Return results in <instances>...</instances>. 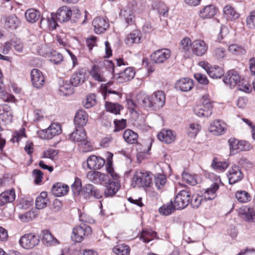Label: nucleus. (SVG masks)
<instances>
[{"label": "nucleus", "instance_id": "1", "mask_svg": "<svg viewBox=\"0 0 255 255\" xmlns=\"http://www.w3.org/2000/svg\"><path fill=\"white\" fill-rule=\"evenodd\" d=\"M117 66L115 67L114 63L111 61H106L105 65L109 68V72L112 74L114 79L118 83H124L132 79L134 75L135 72L131 67L126 68L124 71L121 72H116L118 71L117 67L122 65H128L126 62H125L123 58H119L116 60Z\"/></svg>", "mask_w": 255, "mask_h": 255}, {"label": "nucleus", "instance_id": "2", "mask_svg": "<svg viewBox=\"0 0 255 255\" xmlns=\"http://www.w3.org/2000/svg\"><path fill=\"white\" fill-rule=\"evenodd\" d=\"M126 107L131 110L143 108L151 110L149 96L142 93H138L134 98L128 97L126 99Z\"/></svg>", "mask_w": 255, "mask_h": 255}, {"label": "nucleus", "instance_id": "3", "mask_svg": "<svg viewBox=\"0 0 255 255\" xmlns=\"http://www.w3.org/2000/svg\"><path fill=\"white\" fill-rule=\"evenodd\" d=\"M103 96L105 101L106 110L115 115L120 114L121 109H123L119 104L113 103L111 101L121 98V94L111 89H106Z\"/></svg>", "mask_w": 255, "mask_h": 255}, {"label": "nucleus", "instance_id": "4", "mask_svg": "<svg viewBox=\"0 0 255 255\" xmlns=\"http://www.w3.org/2000/svg\"><path fill=\"white\" fill-rule=\"evenodd\" d=\"M69 138L71 141L78 143L83 152H88L92 149L90 142L87 140L86 132L83 129H76L69 135Z\"/></svg>", "mask_w": 255, "mask_h": 255}, {"label": "nucleus", "instance_id": "5", "mask_svg": "<svg viewBox=\"0 0 255 255\" xmlns=\"http://www.w3.org/2000/svg\"><path fill=\"white\" fill-rule=\"evenodd\" d=\"M72 9L66 6H63L60 7L57 11L55 14L51 13L50 18H47L48 22L50 23V26L53 28H56V22L55 17L60 22L67 21L70 19L72 15Z\"/></svg>", "mask_w": 255, "mask_h": 255}, {"label": "nucleus", "instance_id": "6", "mask_svg": "<svg viewBox=\"0 0 255 255\" xmlns=\"http://www.w3.org/2000/svg\"><path fill=\"white\" fill-rule=\"evenodd\" d=\"M151 183V176L147 172L137 171L132 178L131 185L134 187H148Z\"/></svg>", "mask_w": 255, "mask_h": 255}, {"label": "nucleus", "instance_id": "7", "mask_svg": "<svg viewBox=\"0 0 255 255\" xmlns=\"http://www.w3.org/2000/svg\"><path fill=\"white\" fill-rule=\"evenodd\" d=\"M212 108L208 96L205 95L202 98V103L194 108V112L198 117H208L212 114Z\"/></svg>", "mask_w": 255, "mask_h": 255}, {"label": "nucleus", "instance_id": "8", "mask_svg": "<svg viewBox=\"0 0 255 255\" xmlns=\"http://www.w3.org/2000/svg\"><path fill=\"white\" fill-rule=\"evenodd\" d=\"M91 233L92 229L89 226L82 224L73 229L71 239L74 242L80 243L84 237L88 236Z\"/></svg>", "mask_w": 255, "mask_h": 255}, {"label": "nucleus", "instance_id": "9", "mask_svg": "<svg viewBox=\"0 0 255 255\" xmlns=\"http://www.w3.org/2000/svg\"><path fill=\"white\" fill-rule=\"evenodd\" d=\"M106 61L105 60L103 62V64H95L92 67L90 74L94 80L99 82L106 81L105 71L106 69L109 71V68L105 65V62Z\"/></svg>", "mask_w": 255, "mask_h": 255}, {"label": "nucleus", "instance_id": "10", "mask_svg": "<svg viewBox=\"0 0 255 255\" xmlns=\"http://www.w3.org/2000/svg\"><path fill=\"white\" fill-rule=\"evenodd\" d=\"M191 199V193L186 190L181 191L174 199V205L177 210H181L186 207Z\"/></svg>", "mask_w": 255, "mask_h": 255}, {"label": "nucleus", "instance_id": "11", "mask_svg": "<svg viewBox=\"0 0 255 255\" xmlns=\"http://www.w3.org/2000/svg\"><path fill=\"white\" fill-rule=\"evenodd\" d=\"M61 132L62 129L60 124L53 123L47 128L39 131L38 133L41 138L50 139L59 135Z\"/></svg>", "mask_w": 255, "mask_h": 255}, {"label": "nucleus", "instance_id": "12", "mask_svg": "<svg viewBox=\"0 0 255 255\" xmlns=\"http://www.w3.org/2000/svg\"><path fill=\"white\" fill-rule=\"evenodd\" d=\"M40 242L38 236L32 233L27 234L22 236L19 241L20 246L25 249H31L37 246Z\"/></svg>", "mask_w": 255, "mask_h": 255}, {"label": "nucleus", "instance_id": "13", "mask_svg": "<svg viewBox=\"0 0 255 255\" xmlns=\"http://www.w3.org/2000/svg\"><path fill=\"white\" fill-rule=\"evenodd\" d=\"M151 110H156L162 108L165 104V95L162 91L154 92L149 96Z\"/></svg>", "mask_w": 255, "mask_h": 255}, {"label": "nucleus", "instance_id": "14", "mask_svg": "<svg viewBox=\"0 0 255 255\" xmlns=\"http://www.w3.org/2000/svg\"><path fill=\"white\" fill-rule=\"evenodd\" d=\"M241 77L239 72L235 70H231L227 72L223 79L224 82L231 88L238 85L241 82Z\"/></svg>", "mask_w": 255, "mask_h": 255}, {"label": "nucleus", "instance_id": "15", "mask_svg": "<svg viewBox=\"0 0 255 255\" xmlns=\"http://www.w3.org/2000/svg\"><path fill=\"white\" fill-rule=\"evenodd\" d=\"M171 56L169 49L164 48L158 49L151 55V60L156 64L164 63Z\"/></svg>", "mask_w": 255, "mask_h": 255}, {"label": "nucleus", "instance_id": "16", "mask_svg": "<svg viewBox=\"0 0 255 255\" xmlns=\"http://www.w3.org/2000/svg\"><path fill=\"white\" fill-rule=\"evenodd\" d=\"M87 178L91 182L96 184H103L109 180V177L108 175L96 171L88 172Z\"/></svg>", "mask_w": 255, "mask_h": 255}, {"label": "nucleus", "instance_id": "17", "mask_svg": "<svg viewBox=\"0 0 255 255\" xmlns=\"http://www.w3.org/2000/svg\"><path fill=\"white\" fill-rule=\"evenodd\" d=\"M243 177L244 174L238 166L234 165L229 169L228 178L230 184H234L240 181Z\"/></svg>", "mask_w": 255, "mask_h": 255}, {"label": "nucleus", "instance_id": "18", "mask_svg": "<svg viewBox=\"0 0 255 255\" xmlns=\"http://www.w3.org/2000/svg\"><path fill=\"white\" fill-rule=\"evenodd\" d=\"M92 24L94 27V31L97 34L103 33L109 26L108 20L102 17H96L93 20Z\"/></svg>", "mask_w": 255, "mask_h": 255}, {"label": "nucleus", "instance_id": "19", "mask_svg": "<svg viewBox=\"0 0 255 255\" xmlns=\"http://www.w3.org/2000/svg\"><path fill=\"white\" fill-rule=\"evenodd\" d=\"M31 79L33 86L37 89L42 88L45 82L44 77L42 72L37 69H33L30 73Z\"/></svg>", "mask_w": 255, "mask_h": 255}, {"label": "nucleus", "instance_id": "20", "mask_svg": "<svg viewBox=\"0 0 255 255\" xmlns=\"http://www.w3.org/2000/svg\"><path fill=\"white\" fill-rule=\"evenodd\" d=\"M105 163V159L102 157L92 155L87 159V165L90 169L98 170L102 167Z\"/></svg>", "mask_w": 255, "mask_h": 255}, {"label": "nucleus", "instance_id": "21", "mask_svg": "<svg viewBox=\"0 0 255 255\" xmlns=\"http://www.w3.org/2000/svg\"><path fill=\"white\" fill-rule=\"evenodd\" d=\"M208 48V45L202 40L198 39L194 40L192 42V51L197 56H201L203 55L207 51Z\"/></svg>", "mask_w": 255, "mask_h": 255}, {"label": "nucleus", "instance_id": "22", "mask_svg": "<svg viewBox=\"0 0 255 255\" xmlns=\"http://www.w3.org/2000/svg\"><path fill=\"white\" fill-rule=\"evenodd\" d=\"M199 65L202 66L209 76L213 79H218L221 78L224 74L223 69L219 66L208 67L206 65L205 62H201Z\"/></svg>", "mask_w": 255, "mask_h": 255}, {"label": "nucleus", "instance_id": "23", "mask_svg": "<svg viewBox=\"0 0 255 255\" xmlns=\"http://www.w3.org/2000/svg\"><path fill=\"white\" fill-rule=\"evenodd\" d=\"M104 195L106 197H112L116 194L120 188L119 181H111L109 179L106 183Z\"/></svg>", "mask_w": 255, "mask_h": 255}, {"label": "nucleus", "instance_id": "24", "mask_svg": "<svg viewBox=\"0 0 255 255\" xmlns=\"http://www.w3.org/2000/svg\"><path fill=\"white\" fill-rule=\"evenodd\" d=\"M226 130V125L220 120L213 121L209 127V131L217 135L223 134Z\"/></svg>", "mask_w": 255, "mask_h": 255}, {"label": "nucleus", "instance_id": "25", "mask_svg": "<svg viewBox=\"0 0 255 255\" xmlns=\"http://www.w3.org/2000/svg\"><path fill=\"white\" fill-rule=\"evenodd\" d=\"M12 117L11 108L8 105H0V119L6 124H9L12 122Z\"/></svg>", "mask_w": 255, "mask_h": 255}, {"label": "nucleus", "instance_id": "26", "mask_svg": "<svg viewBox=\"0 0 255 255\" xmlns=\"http://www.w3.org/2000/svg\"><path fill=\"white\" fill-rule=\"evenodd\" d=\"M4 27L8 30H14L20 25V21L14 14L6 16L3 18Z\"/></svg>", "mask_w": 255, "mask_h": 255}, {"label": "nucleus", "instance_id": "27", "mask_svg": "<svg viewBox=\"0 0 255 255\" xmlns=\"http://www.w3.org/2000/svg\"><path fill=\"white\" fill-rule=\"evenodd\" d=\"M83 193L88 197H93L96 199H100L102 197L100 191L91 184H87L83 187Z\"/></svg>", "mask_w": 255, "mask_h": 255}, {"label": "nucleus", "instance_id": "28", "mask_svg": "<svg viewBox=\"0 0 255 255\" xmlns=\"http://www.w3.org/2000/svg\"><path fill=\"white\" fill-rule=\"evenodd\" d=\"M193 87V81L192 80L185 78L178 81L175 84V88L183 92H187L190 90Z\"/></svg>", "mask_w": 255, "mask_h": 255}, {"label": "nucleus", "instance_id": "29", "mask_svg": "<svg viewBox=\"0 0 255 255\" xmlns=\"http://www.w3.org/2000/svg\"><path fill=\"white\" fill-rule=\"evenodd\" d=\"M86 73L83 69L80 70L78 72L73 74L70 79V83L74 87L78 86L84 83Z\"/></svg>", "mask_w": 255, "mask_h": 255}, {"label": "nucleus", "instance_id": "30", "mask_svg": "<svg viewBox=\"0 0 255 255\" xmlns=\"http://www.w3.org/2000/svg\"><path fill=\"white\" fill-rule=\"evenodd\" d=\"M158 139L166 143H170L173 142L175 138V135L173 131L171 130L163 129L157 134Z\"/></svg>", "mask_w": 255, "mask_h": 255}, {"label": "nucleus", "instance_id": "31", "mask_svg": "<svg viewBox=\"0 0 255 255\" xmlns=\"http://www.w3.org/2000/svg\"><path fill=\"white\" fill-rule=\"evenodd\" d=\"M69 187L62 183H57L52 186L51 192L56 197L64 196L68 193Z\"/></svg>", "mask_w": 255, "mask_h": 255}, {"label": "nucleus", "instance_id": "32", "mask_svg": "<svg viewBox=\"0 0 255 255\" xmlns=\"http://www.w3.org/2000/svg\"><path fill=\"white\" fill-rule=\"evenodd\" d=\"M219 185L217 183H214L210 187L205 190L202 195L205 201L214 199L216 196V192L219 189Z\"/></svg>", "mask_w": 255, "mask_h": 255}, {"label": "nucleus", "instance_id": "33", "mask_svg": "<svg viewBox=\"0 0 255 255\" xmlns=\"http://www.w3.org/2000/svg\"><path fill=\"white\" fill-rule=\"evenodd\" d=\"M88 121V115L83 110H79L76 113L74 123L77 127L85 126Z\"/></svg>", "mask_w": 255, "mask_h": 255}, {"label": "nucleus", "instance_id": "34", "mask_svg": "<svg viewBox=\"0 0 255 255\" xmlns=\"http://www.w3.org/2000/svg\"><path fill=\"white\" fill-rule=\"evenodd\" d=\"M15 198L14 189L2 192L0 195V206H2L7 203L13 202Z\"/></svg>", "mask_w": 255, "mask_h": 255}, {"label": "nucleus", "instance_id": "35", "mask_svg": "<svg viewBox=\"0 0 255 255\" xmlns=\"http://www.w3.org/2000/svg\"><path fill=\"white\" fill-rule=\"evenodd\" d=\"M179 50L184 53V56H189L190 49H192V42L190 38L186 37L182 39L179 44Z\"/></svg>", "mask_w": 255, "mask_h": 255}, {"label": "nucleus", "instance_id": "36", "mask_svg": "<svg viewBox=\"0 0 255 255\" xmlns=\"http://www.w3.org/2000/svg\"><path fill=\"white\" fill-rule=\"evenodd\" d=\"M141 34L140 31L135 30L127 36L125 39V42L128 45H130L133 43H139L141 42Z\"/></svg>", "mask_w": 255, "mask_h": 255}, {"label": "nucleus", "instance_id": "37", "mask_svg": "<svg viewBox=\"0 0 255 255\" xmlns=\"http://www.w3.org/2000/svg\"><path fill=\"white\" fill-rule=\"evenodd\" d=\"M216 13L215 6L213 5H208L200 10L199 15L204 19L211 18L216 14Z\"/></svg>", "mask_w": 255, "mask_h": 255}, {"label": "nucleus", "instance_id": "38", "mask_svg": "<svg viewBox=\"0 0 255 255\" xmlns=\"http://www.w3.org/2000/svg\"><path fill=\"white\" fill-rule=\"evenodd\" d=\"M225 17L228 20H233L239 17V14L230 5L225 6L223 8Z\"/></svg>", "mask_w": 255, "mask_h": 255}, {"label": "nucleus", "instance_id": "39", "mask_svg": "<svg viewBox=\"0 0 255 255\" xmlns=\"http://www.w3.org/2000/svg\"><path fill=\"white\" fill-rule=\"evenodd\" d=\"M123 136L125 141L128 144H134L137 141L138 134L130 129L125 130Z\"/></svg>", "mask_w": 255, "mask_h": 255}, {"label": "nucleus", "instance_id": "40", "mask_svg": "<svg viewBox=\"0 0 255 255\" xmlns=\"http://www.w3.org/2000/svg\"><path fill=\"white\" fill-rule=\"evenodd\" d=\"M47 196V194L46 192H42L37 197L35 201V206L37 209H42L46 207L48 201Z\"/></svg>", "mask_w": 255, "mask_h": 255}, {"label": "nucleus", "instance_id": "41", "mask_svg": "<svg viewBox=\"0 0 255 255\" xmlns=\"http://www.w3.org/2000/svg\"><path fill=\"white\" fill-rule=\"evenodd\" d=\"M235 198L239 202L246 203L250 201L252 197L250 193L245 190H238L235 193Z\"/></svg>", "mask_w": 255, "mask_h": 255}, {"label": "nucleus", "instance_id": "42", "mask_svg": "<svg viewBox=\"0 0 255 255\" xmlns=\"http://www.w3.org/2000/svg\"><path fill=\"white\" fill-rule=\"evenodd\" d=\"M25 16L27 20L31 23L36 22L40 17V13L38 10L31 8L27 9L25 12Z\"/></svg>", "mask_w": 255, "mask_h": 255}, {"label": "nucleus", "instance_id": "43", "mask_svg": "<svg viewBox=\"0 0 255 255\" xmlns=\"http://www.w3.org/2000/svg\"><path fill=\"white\" fill-rule=\"evenodd\" d=\"M120 15L124 17L128 24H131L134 21V15L131 8L129 7H127L121 10Z\"/></svg>", "mask_w": 255, "mask_h": 255}, {"label": "nucleus", "instance_id": "44", "mask_svg": "<svg viewBox=\"0 0 255 255\" xmlns=\"http://www.w3.org/2000/svg\"><path fill=\"white\" fill-rule=\"evenodd\" d=\"M176 209L172 201H170L166 204L163 205L159 209V213L164 216H168L174 212Z\"/></svg>", "mask_w": 255, "mask_h": 255}, {"label": "nucleus", "instance_id": "45", "mask_svg": "<svg viewBox=\"0 0 255 255\" xmlns=\"http://www.w3.org/2000/svg\"><path fill=\"white\" fill-rule=\"evenodd\" d=\"M156 235V233L152 231L143 230L141 232L139 238L144 243H147L152 240Z\"/></svg>", "mask_w": 255, "mask_h": 255}, {"label": "nucleus", "instance_id": "46", "mask_svg": "<svg viewBox=\"0 0 255 255\" xmlns=\"http://www.w3.org/2000/svg\"><path fill=\"white\" fill-rule=\"evenodd\" d=\"M42 241L47 246H51L55 243L56 240L54 239L49 231L44 230L42 232Z\"/></svg>", "mask_w": 255, "mask_h": 255}, {"label": "nucleus", "instance_id": "47", "mask_svg": "<svg viewBox=\"0 0 255 255\" xmlns=\"http://www.w3.org/2000/svg\"><path fill=\"white\" fill-rule=\"evenodd\" d=\"M228 50L230 52L234 55H243L246 52L245 48L237 44L230 45L228 47Z\"/></svg>", "mask_w": 255, "mask_h": 255}, {"label": "nucleus", "instance_id": "48", "mask_svg": "<svg viewBox=\"0 0 255 255\" xmlns=\"http://www.w3.org/2000/svg\"><path fill=\"white\" fill-rule=\"evenodd\" d=\"M212 56L217 60L221 61L226 56V51L223 47L216 48L213 51Z\"/></svg>", "mask_w": 255, "mask_h": 255}, {"label": "nucleus", "instance_id": "49", "mask_svg": "<svg viewBox=\"0 0 255 255\" xmlns=\"http://www.w3.org/2000/svg\"><path fill=\"white\" fill-rule=\"evenodd\" d=\"M113 252L118 255H129V248L127 245H119L113 248Z\"/></svg>", "mask_w": 255, "mask_h": 255}, {"label": "nucleus", "instance_id": "50", "mask_svg": "<svg viewBox=\"0 0 255 255\" xmlns=\"http://www.w3.org/2000/svg\"><path fill=\"white\" fill-rule=\"evenodd\" d=\"M182 178L183 181L191 185L194 186L197 183L195 175H192L188 172H183L182 174Z\"/></svg>", "mask_w": 255, "mask_h": 255}, {"label": "nucleus", "instance_id": "51", "mask_svg": "<svg viewBox=\"0 0 255 255\" xmlns=\"http://www.w3.org/2000/svg\"><path fill=\"white\" fill-rule=\"evenodd\" d=\"M200 126L198 124H191L187 129V132L189 136L195 137L200 129Z\"/></svg>", "mask_w": 255, "mask_h": 255}, {"label": "nucleus", "instance_id": "52", "mask_svg": "<svg viewBox=\"0 0 255 255\" xmlns=\"http://www.w3.org/2000/svg\"><path fill=\"white\" fill-rule=\"evenodd\" d=\"M211 165L214 169L223 171L227 168L228 164L225 162L219 161L217 158H214Z\"/></svg>", "mask_w": 255, "mask_h": 255}, {"label": "nucleus", "instance_id": "53", "mask_svg": "<svg viewBox=\"0 0 255 255\" xmlns=\"http://www.w3.org/2000/svg\"><path fill=\"white\" fill-rule=\"evenodd\" d=\"M58 152L54 149H48L43 153L42 157L49 158L52 160H56Z\"/></svg>", "mask_w": 255, "mask_h": 255}, {"label": "nucleus", "instance_id": "54", "mask_svg": "<svg viewBox=\"0 0 255 255\" xmlns=\"http://www.w3.org/2000/svg\"><path fill=\"white\" fill-rule=\"evenodd\" d=\"M71 188L74 194L78 195L82 190V182L81 179L76 177L74 183L71 186Z\"/></svg>", "mask_w": 255, "mask_h": 255}, {"label": "nucleus", "instance_id": "55", "mask_svg": "<svg viewBox=\"0 0 255 255\" xmlns=\"http://www.w3.org/2000/svg\"><path fill=\"white\" fill-rule=\"evenodd\" d=\"M166 182V178L163 175L159 174L154 178L155 185L158 189H161Z\"/></svg>", "mask_w": 255, "mask_h": 255}, {"label": "nucleus", "instance_id": "56", "mask_svg": "<svg viewBox=\"0 0 255 255\" xmlns=\"http://www.w3.org/2000/svg\"><path fill=\"white\" fill-rule=\"evenodd\" d=\"M204 198L202 195H195L192 196L191 198L190 203L192 207L197 208L201 205V202L203 200Z\"/></svg>", "mask_w": 255, "mask_h": 255}, {"label": "nucleus", "instance_id": "57", "mask_svg": "<svg viewBox=\"0 0 255 255\" xmlns=\"http://www.w3.org/2000/svg\"><path fill=\"white\" fill-rule=\"evenodd\" d=\"M73 86L67 82L65 83L60 87V91L65 95H70L74 92Z\"/></svg>", "mask_w": 255, "mask_h": 255}, {"label": "nucleus", "instance_id": "58", "mask_svg": "<svg viewBox=\"0 0 255 255\" xmlns=\"http://www.w3.org/2000/svg\"><path fill=\"white\" fill-rule=\"evenodd\" d=\"M63 58V56L60 53L54 51L51 52L50 60L56 64H59L62 61Z\"/></svg>", "mask_w": 255, "mask_h": 255}, {"label": "nucleus", "instance_id": "59", "mask_svg": "<svg viewBox=\"0 0 255 255\" xmlns=\"http://www.w3.org/2000/svg\"><path fill=\"white\" fill-rule=\"evenodd\" d=\"M228 142L230 145V150L232 152L236 150L238 152L239 140L235 138H231L228 140Z\"/></svg>", "mask_w": 255, "mask_h": 255}, {"label": "nucleus", "instance_id": "60", "mask_svg": "<svg viewBox=\"0 0 255 255\" xmlns=\"http://www.w3.org/2000/svg\"><path fill=\"white\" fill-rule=\"evenodd\" d=\"M106 168L107 172L110 174L111 177L115 180L118 179L119 176L116 173L112 166V163H107Z\"/></svg>", "mask_w": 255, "mask_h": 255}, {"label": "nucleus", "instance_id": "61", "mask_svg": "<svg viewBox=\"0 0 255 255\" xmlns=\"http://www.w3.org/2000/svg\"><path fill=\"white\" fill-rule=\"evenodd\" d=\"M195 79L200 84L206 85L208 83L207 77L204 74L197 73L194 75Z\"/></svg>", "mask_w": 255, "mask_h": 255}, {"label": "nucleus", "instance_id": "62", "mask_svg": "<svg viewBox=\"0 0 255 255\" xmlns=\"http://www.w3.org/2000/svg\"><path fill=\"white\" fill-rule=\"evenodd\" d=\"M114 123L115 125V129H114L115 132L124 129L126 126V121L124 119L121 120H115Z\"/></svg>", "mask_w": 255, "mask_h": 255}, {"label": "nucleus", "instance_id": "63", "mask_svg": "<svg viewBox=\"0 0 255 255\" xmlns=\"http://www.w3.org/2000/svg\"><path fill=\"white\" fill-rule=\"evenodd\" d=\"M247 23L249 27H255V10L251 12L250 15L247 18Z\"/></svg>", "mask_w": 255, "mask_h": 255}, {"label": "nucleus", "instance_id": "64", "mask_svg": "<svg viewBox=\"0 0 255 255\" xmlns=\"http://www.w3.org/2000/svg\"><path fill=\"white\" fill-rule=\"evenodd\" d=\"M25 136V129L24 128H21L19 129V130L16 131L14 133L12 140L14 142H18L21 138L24 137Z\"/></svg>", "mask_w": 255, "mask_h": 255}]
</instances>
